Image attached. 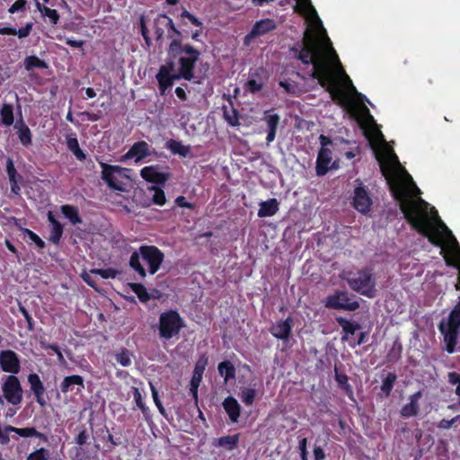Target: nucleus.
<instances>
[{"label": "nucleus", "instance_id": "e433bc0d", "mask_svg": "<svg viewBox=\"0 0 460 460\" xmlns=\"http://www.w3.org/2000/svg\"><path fill=\"white\" fill-rule=\"evenodd\" d=\"M257 392L254 388L244 387L241 390L239 396L246 406H251L254 402Z\"/></svg>", "mask_w": 460, "mask_h": 460}, {"label": "nucleus", "instance_id": "4c0bfd02", "mask_svg": "<svg viewBox=\"0 0 460 460\" xmlns=\"http://www.w3.org/2000/svg\"><path fill=\"white\" fill-rule=\"evenodd\" d=\"M397 379V376L395 373L390 372L387 374L385 378L383 380L382 385H381V391L386 395H390L394 385Z\"/></svg>", "mask_w": 460, "mask_h": 460}, {"label": "nucleus", "instance_id": "412c9836", "mask_svg": "<svg viewBox=\"0 0 460 460\" xmlns=\"http://www.w3.org/2000/svg\"><path fill=\"white\" fill-rule=\"evenodd\" d=\"M222 405L230 420L234 423L237 422L241 414V406L237 400L233 396H227L223 401Z\"/></svg>", "mask_w": 460, "mask_h": 460}, {"label": "nucleus", "instance_id": "69168bd1", "mask_svg": "<svg viewBox=\"0 0 460 460\" xmlns=\"http://www.w3.org/2000/svg\"><path fill=\"white\" fill-rule=\"evenodd\" d=\"M132 394H133V397H134V400H135L137 407H140L145 404L143 398H142V394L138 388L133 387Z\"/></svg>", "mask_w": 460, "mask_h": 460}, {"label": "nucleus", "instance_id": "0e129e2a", "mask_svg": "<svg viewBox=\"0 0 460 460\" xmlns=\"http://www.w3.org/2000/svg\"><path fill=\"white\" fill-rule=\"evenodd\" d=\"M45 349H51L52 351H54V353H55V355H57L58 359L59 362H61V363L65 362L64 356H63V354H62L58 345H57V344H49V345L45 346Z\"/></svg>", "mask_w": 460, "mask_h": 460}, {"label": "nucleus", "instance_id": "49530a36", "mask_svg": "<svg viewBox=\"0 0 460 460\" xmlns=\"http://www.w3.org/2000/svg\"><path fill=\"white\" fill-rule=\"evenodd\" d=\"M150 385V389H151V393H152V397H153V400H154V402L155 404V406L157 407L159 412L166 417V411L159 398V395H158V391L157 389L155 388V386L152 384V383H149Z\"/></svg>", "mask_w": 460, "mask_h": 460}, {"label": "nucleus", "instance_id": "c85d7f7f", "mask_svg": "<svg viewBox=\"0 0 460 460\" xmlns=\"http://www.w3.org/2000/svg\"><path fill=\"white\" fill-rule=\"evenodd\" d=\"M62 214L73 224L77 225L82 223L79 216L78 208L72 205H63L60 208Z\"/></svg>", "mask_w": 460, "mask_h": 460}, {"label": "nucleus", "instance_id": "b1692460", "mask_svg": "<svg viewBox=\"0 0 460 460\" xmlns=\"http://www.w3.org/2000/svg\"><path fill=\"white\" fill-rule=\"evenodd\" d=\"M279 209V203L277 199L272 198L260 203L258 210L259 217H267L274 216Z\"/></svg>", "mask_w": 460, "mask_h": 460}, {"label": "nucleus", "instance_id": "72a5a7b5", "mask_svg": "<svg viewBox=\"0 0 460 460\" xmlns=\"http://www.w3.org/2000/svg\"><path fill=\"white\" fill-rule=\"evenodd\" d=\"M15 128H18V137L20 142L24 146H28L31 144V132L29 127L21 120V126L18 127L16 123Z\"/></svg>", "mask_w": 460, "mask_h": 460}, {"label": "nucleus", "instance_id": "6e6d98bb", "mask_svg": "<svg viewBox=\"0 0 460 460\" xmlns=\"http://www.w3.org/2000/svg\"><path fill=\"white\" fill-rule=\"evenodd\" d=\"M6 172L10 181H13V179H16L17 171L11 158H8L6 162Z\"/></svg>", "mask_w": 460, "mask_h": 460}, {"label": "nucleus", "instance_id": "ea45409f", "mask_svg": "<svg viewBox=\"0 0 460 460\" xmlns=\"http://www.w3.org/2000/svg\"><path fill=\"white\" fill-rule=\"evenodd\" d=\"M91 272L93 274L99 275L104 279H115L121 273L120 270L114 268L93 269L91 270Z\"/></svg>", "mask_w": 460, "mask_h": 460}, {"label": "nucleus", "instance_id": "423d86ee", "mask_svg": "<svg viewBox=\"0 0 460 460\" xmlns=\"http://www.w3.org/2000/svg\"><path fill=\"white\" fill-rule=\"evenodd\" d=\"M102 168V180L107 184V186L114 190L124 191L125 186L121 178H128L125 173L128 169L119 166L108 164L102 161H98Z\"/></svg>", "mask_w": 460, "mask_h": 460}, {"label": "nucleus", "instance_id": "3c124183", "mask_svg": "<svg viewBox=\"0 0 460 460\" xmlns=\"http://www.w3.org/2000/svg\"><path fill=\"white\" fill-rule=\"evenodd\" d=\"M23 233L36 244L38 248L43 249L45 247V242L33 231L30 229H23Z\"/></svg>", "mask_w": 460, "mask_h": 460}, {"label": "nucleus", "instance_id": "f704fd0d", "mask_svg": "<svg viewBox=\"0 0 460 460\" xmlns=\"http://www.w3.org/2000/svg\"><path fill=\"white\" fill-rule=\"evenodd\" d=\"M128 286L142 303H146L151 299V296L143 284L132 282L128 283Z\"/></svg>", "mask_w": 460, "mask_h": 460}, {"label": "nucleus", "instance_id": "473e14b6", "mask_svg": "<svg viewBox=\"0 0 460 460\" xmlns=\"http://www.w3.org/2000/svg\"><path fill=\"white\" fill-rule=\"evenodd\" d=\"M24 67L27 71L33 70L34 68L45 69L48 67V64L37 56L31 55L25 58Z\"/></svg>", "mask_w": 460, "mask_h": 460}, {"label": "nucleus", "instance_id": "5fc2aeb1", "mask_svg": "<svg viewBox=\"0 0 460 460\" xmlns=\"http://www.w3.org/2000/svg\"><path fill=\"white\" fill-rule=\"evenodd\" d=\"M201 381L192 380L190 379V393L194 400L195 404L198 406L199 402V387L200 385Z\"/></svg>", "mask_w": 460, "mask_h": 460}, {"label": "nucleus", "instance_id": "aec40b11", "mask_svg": "<svg viewBox=\"0 0 460 460\" xmlns=\"http://www.w3.org/2000/svg\"><path fill=\"white\" fill-rule=\"evenodd\" d=\"M264 120L268 128L266 141L267 144L269 145L271 142H273L276 137L278 127L280 121V117L276 113H270V111H266Z\"/></svg>", "mask_w": 460, "mask_h": 460}, {"label": "nucleus", "instance_id": "20e7f679", "mask_svg": "<svg viewBox=\"0 0 460 460\" xmlns=\"http://www.w3.org/2000/svg\"><path fill=\"white\" fill-rule=\"evenodd\" d=\"M345 280L353 291L366 297L374 298L376 295V283L371 268H364L357 272L349 271Z\"/></svg>", "mask_w": 460, "mask_h": 460}, {"label": "nucleus", "instance_id": "a19ab883", "mask_svg": "<svg viewBox=\"0 0 460 460\" xmlns=\"http://www.w3.org/2000/svg\"><path fill=\"white\" fill-rule=\"evenodd\" d=\"M131 358H132L131 352L125 348L121 349L119 352L115 354L116 361L122 367L130 366L132 363Z\"/></svg>", "mask_w": 460, "mask_h": 460}, {"label": "nucleus", "instance_id": "774afa93", "mask_svg": "<svg viewBox=\"0 0 460 460\" xmlns=\"http://www.w3.org/2000/svg\"><path fill=\"white\" fill-rule=\"evenodd\" d=\"M448 318L460 321V298L455 307L449 313Z\"/></svg>", "mask_w": 460, "mask_h": 460}, {"label": "nucleus", "instance_id": "79ce46f5", "mask_svg": "<svg viewBox=\"0 0 460 460\" xmlns=\"http://www.w3.org/2000/svg\"><path fill=\"white\" fill-rule=\"evenodd\" d=\"M335 380L340 387L345 391L347 394H352V387L349 384V377L346 374H340L335 367Z\"/></svg>", "mask_w": 460, "mask_h": 460}, {"label": "nucleus", "instance_id": "f3484780", "mask_svg": "<svg viewBox=\"0 0 460 460\" xmlns=\"http://www.w3.org/2000/svg\"><path fill=\"white\" fill-rule=\"evenodd\" d=\"M28 383L30 384L31 391L33 394L37 403L41 407H44L47 404V402L44 399L46 389L40 376L36 373L30 374L28 376Z\"/></svg>", "mask_w": 460, "mask_h": 460}, {"label": "nucleus", "instance_id": "58836bf2", "mask_svg": "<svg viewBox=\"0 0 460 460\" xmlns=\"http://www.w3.org/2000/svg\"><path fill=\"white\" fill-rule=\"evenodd\" d=\"M337 323L346 334L353 335L357 330L360 329V325L358 323H352L343 317L337 318Z\"/></svg>", "mask_w": 460, "mask_h": 460}, {"label": "nucleus", "instance_id": "13d9d810", "mask_svg": "<svg viewBox=\"0 0 460 460\" xmlns=\"http://www.w3.org/2000/svg\"><path fill=\"white\" fill-rule=\"evenodd\" d=\"M32 27V22H27L24 27L16 30L15 35H17L20 39L26 38L30 35Z\"/></svg>", "mask_w": 460, "mask_h": 460}, {"label": "nucleus", "instance_id": "6ab92c4d", "mask_svg": "<svg viewBox=\"0 0 460 460\" xmlns=\"http://www.w3.org/2000/svg\"><path fill=\"white\" fill-rule=\"evenodd\" d=\"M331 162L332 151L327 147H321L316 159V174L318 176L325 175L329 170V165Z\"/></svg>", "mask_w": 460, "mask_h": 460}, {"label": "nucleus", "instance_id": "f257e3e1", "mask_svg": "<svg viewBox=\"0 0 460 460\" xmlns=\"http://www.w3.org/2000/svg\"><path fill=\"white\" fill-rule=\"evenodd\" d=\"M323 38L305 31L302 41L291 48V51L297 53V59L304 65H312L313 69L310 76L316 79L319 84L326 89L334 102L344 104L347 102V96L337 82L332 66H337L338 72L344 76L351 90L356 92V88L345 73L332 43L323 28Z\"/></svg>", "mask_w": 460, "mask_h": 460}, {"label": "nucleus", "instance_id": "cd10ccee", "mask_svg": "<svg viewBox=\"0 0 460 460\" xmlns=\"http://www.w3.org/2000/svg\"><path fill=\"white\" fill-rule=\"evenodd\" d=\"M208 358L206 354L199 356L194 366L193 374L191 376L192 380L202 381L203 374L208 366Z\"/></svg>", "mask_w": 460, "mask_h": 460}, {"label": "nucleus", "instance_id": "6e6552de", "mask_svg": "<svg viewBox=\"0 0 460 460\" xmlns=\"http://www.w3.org/2000/svg\"><path fill=\"white\" fill-rule=\"evenodd\" d=\"M1 385L4 397L13 404L18 405L22 401L23 390L19 378L14 375L4 376Z\"/></svg>", "mask_w": 460, "mask_h": 460}, {"label": "nucleus", "instance_id": "2f4dec72", "mask_svg": "<svg viewBox=\"0 0 460 460\" xmlns=\"http://www.w3.org/2000/svg\"><path fill=\"white\" fill-rule=\"evenodd\" d=\"M220 376H224L225 382L234 379L235 377V367L228 360L220 362L217 367Z\"/></svg>", "mask_w": 460, "mask_h": 460}, {"label": "nucleus", "instance_id": "4d7b16f0", "mask_svg": "<svg viewBox=\"0 0 460 460\" xmlns=\"http://www.w3.org/2000/svg\"><path fill=\"white\" fill-rule=\"evenodd\" d=\"M27 5V0H16L8 9L10 13L23 11Z\"/></svg>", "mask_w": 460, "mask_h": 460}, {"label": "nucleus", "instance_id": "9d476101", "mask_svg": "<svg viewBox=\"0 0 460 460\" xmlns=\"http://www.w3.org/2000/svg\"><path fill=\"white\" fill-rule=\"evenodd\" d=\"M173 59L174 58L169 57V60H167L164 65L160 66L156 75L158 87L161 94H164L165 91L173 84L175 80L181 79L175 77L177 76V73H172L175 68V63Z\"/></svg>", "mask_w": 460, "mask_h": 460}, {"label": "nucleus", "instance_id": "2eb2a0df", "mask_svg": "<svg viewBox=\"0 0 460 460\" xmlns=\"http://www.w3.org/2000/svg\"><path fill=\"white\" fill-rule=\"evenodd\" d=\"M151 155L150 146L144 140L134 143L129 150L121 156L120 161L124 162L135 158L136 163L143 160Z\"/></svg>", "mask_w": 460, "mask_h": 460}, {"label": "nucleus", "instance_id": "603ef678", "mask_svg": "<svg viewBox=\"0 0 460 460\" xmlns=\"http://www.w3.org/2000/svg\"><path fill=\"white\" fill-rule=\"evenodd\" d=\"M19 311L20 313L23 315V317L25 318L26 320V323H27V329L30 331V332H33L34 331V321L31 317V315L30 314V313L28 312V310L23 306L21 304L19 305Z\"/></svg>", "mask_w": 460, "mask_h": 460}, {"label": "nucleus", "instance_id": "0eeeda50", "mask_svg": "<svg viewBox=\"0 0 460 460\" xmlns=\"http://www.w3.org/2000/svg\"><path fill=\"white\" fill-rule=\"evenodd\" d=\"M438 330L443 336L447 353L452 354L456 351V347L458 340V332L460 330V321L447 318L446 321H442L438 324Z\"/></svg>", "mask_w": 460, "mask_h": 460}, {"label": "nucleus", "instance_id": "338daca9", "mask_svg": "<svg viewBox=\"0 0 460 460\" xmlns=\"http://www.w3.org/2000/svg\"><path fill=\"white\" fill-rule=\"evenodd\" d=\"M313 453L314 460H324L326 457L323 449L319 446H314Z\"/></svg>", "mask_w": 460, "mask_h": 460}, {"label": "nucleus", "instance_id": "8fccbe9b", "mask_svg": "<svg viewBox=\"0 0 460 460\" xmlns=\"http://www.w3.org/2000/svg\"><path fill=\"white\" fill-rule=\"evenodd\" d=\"M43 12L44 13L42 14V16L48 17L52 25L58 24L60 16L56 9H51L49 7L43 8Z\"/></svg>", "mask_w": 460, "mask_h": 460}, {"label": "nucleus", "instance_id": "7ed1b4c3", "mask_svg": "<svg viewBox=\"0 0 460 460\" xmlns=\"http://www.w3.org/2000/svg\"><path fill=\"white\" fill-rule=\"evenodd\" d=\"M140 259L147 264L149 274L154 275L159 270L164 260V254L155 245H141L138 251H134L131 253L129 267L143 279L146 277V270Z\"/></svg>", "mask_w": 460, "mask_h": 460}, {"label": "nucleus", "instance_id": "4468645a", "mask_svg": "<svg viewBox=\"0 0 460 460\" xmlns=\"http://www.w3.org/2000/svg\"><path fill=\"white\" fill-rule=\"evenodd\" d=\"M352 206L362 214H367L370 210L372 199L365 186L362 184L357 186L354 190Z\"/></svg>", "mask_w": 460, "mask_h": 460}, {"label": "nucleus", "instance_id": "f8f14e48", "mask_svg": "<svg viewBox=\"0 0 460 460\" xmlns=\"http://www.w3.org/2000/svg\"><path fill=\"white\" fill-rule=\"evenodd\" d=\"M159 164L145 166L140 170V176L147 182L155 183L157 185H164L170 179L171 173L169 172H161Z\"/></svg>", "mask_w": 460, "mask_h": 460}, {"label": "nucleus", "instance_id": "dca6fc26", "mask_svg": "<svg viewBox=\"0 0 460 460\" xmlns=\"http://www.w3.org/2000/svg\"><path fill=\"white\" fill-rule=\"evenodd\" d=\"M84 389V381L82 376L71 375L65 376L60 383V391L62 394L74 392L75 394H80Z\"/></svg>", "mask_w": 460, "mask_h": 460}, {"label": "nucleus", "instance_id": "9b49d317", "mask_svg": "<svg viewBox=\"0 0 460 460\" xmlns=\"http://www.w3.org/2000/svg\"><path fill=\"white\" fill-rule=\"evenodd\" d=\"M0 368L3 372L16 376L21 371V360L19 355L12 349L0 351Z\"/></svg>", "mask_w": 460, "mask_h": 460}, {"label": "nucleus", "instance_id": "c03bdc74", "mask_svg": "<svg viewBox=\"0 0 460 460\" xmlns=\"http://www.w3.org/2000/svg\"><path fill=\"white\" fill-rule=\"evenodd\" d=\"M49 451L45 447H40L29 454L26 460H49Z\"/></svg>", "mask_w": 460, "mask_h": 460}, {"label": "nucleus", "instance_id": "bf43d9fd", "mask_svg": "<svg viewBox=\"0 0 460 460\" xmlns=\"http://www.w3.org/2000/svg\"><path fill=\"white\" fill-rule=\"evenodd\" d=\"M174 202H175V204L178 207H181V208H189V209H194L195 208V204L187 201V199H186V198L184 196H178L175 199Z\"/></svg>", "mask_w": 460, "mask_h": 460}, {"label": "nucleus", "instance_id": "864d4df0", "mask_svg": "<svg viewBox=\"0 0 460 460\" xmlns=\"http://www.w3.org/2000/svg\"><path fill=\"white\" fill-rule=\"evenodd\" d=\"M263 87L261 83L257 82L255 79H249L245 84V90L251 93L260 92Z\"/></svg>", "mask_w": 460, "mask_h": 460}, {"label": "nucleus", "instance_id": "1a4fd4ad", "mask_svg": "<svg viewBox=\"0 0 460 460\" xmlns=\"http://www.w3.org/2000/svg\"><path fill=\"white\" fill-rule=\"evenodd\" d=\"M325 307L335 310L355 311L359 308L357 300H351L347 291L336 290L326 297Z\"/></svg>", "mask_w": 460, "mask_h": 460}, {"label": "nucleus", "instance_id": "f03ea898", "mask_svg": "<svg viewBox=\"0 0 460 460\" xmlns=\"http://www.w3.org/2000/svg\"><path fill=\"white\" fill-rule=\"evenodd\" d=\"M168 56L172 58H177L178 71L176 78L192 81L197 79L196 83H200L205 76H195L194 68L199 61L201 52L187 43L183 44L180 38L173 39L168 47Z\"/></svg>", "mask_w": 460, "mask_h": 460}, {"label": "nucleus", "instance_id": "393cba45", "mask_svg": "<svg viewBox=\"0 0 460 460\" xmlns=\"http://www.w3.org/2000/svg\"><path fill=\"white\" fill-rule=\"evenodd\" d=\"M66 140L67 149L73 153L78 161L84 162L86 159V155L79 146L76 134L72 132L70 135L66 136Z\"/></svg>", "mask_w": 460, "mask_h": 460}, {"label": "nucleus", "instance_id": "680f3d73", "mask_svg": "<svg viewBox=\"0 0 460 460\" xmlns=\"http://www.w3.org/2000/svg\"><path fill=\"white\" fill-rule=\"evenodd\" d=\"M88 438L89 435L87 429L85 428H83L82 430L77 435V437L75 438V443L79 446H84L87 443Z\"/></svg>", "mask_w": 460, "mask_h": 460}, {"label": "nucleus", "instance_id": "c9c22d12", "mask_svg": "<svg viewBox=\"0 0 460 460\" xmlns=\"http://www.w3.org/2000/svg\"><path fill=\"white\" fill-rule=\"evenodd\" d=\"M150 191H153L152 202L158 206H164L166 203V196L164 190L159 186H151L148 188Z\"/></svg>", "mask_w": 460, "mask_h": 460}, {"label": "nucleus", "instance_id": "7c9ffc66", "mask_svg": "<svg viewBox=\"0 0 460 460\" xmlns=\"http://www.w3.org/2000/svg\"><path fill=\"white\" fill-rule=\"evenodd\" d=\"M166 18L165 13H160L154 19L153 28L156 41H160L164 38Z\"/></svg>", "mask_w": 460, "mask_h": 460}, {"label": "nucleus", "instance_id": "ddd939ff", "mask_svg": "<svg viewBox=\"0 0 460 460\" xmlns=\"http://www.w3.org/2000/svg\"><path fill=\"white\" fill-rule=\"evenodd\" d=\"M294 326V320L291 316L285 320H279L271 324L269 329L270 333L278 340L288 341Z\"/></svg>", "mask_w": 460, "mask_h": 460}, {"label": "nucleus", "instance_id": "de8ad7c7", "mask_svg": "<svg viewBox=\"0 0 460 460\" xmlns=\"http://www.w3.org/2000/svg\"><path fill=\"white\" fill-rule=\"evenodd\" d=\"M447 376L449 384L456 385L455 392L456 394L459 397L458 403L460 404V374L457 372H449Z\"/></svg>", "mask_w": 460, "mask_h": 460}, {"label": "nucleus", "instance_id": "bb28decb", "mask_svg": "<svg viewBox=\"0 0 460 460\" xmlns=\"http://www.w3.org/2000/svg\"><path fill=\"white\" fill-rule=\"evenodd\" d=\"M240 439V434H234V435H227L220 437L217 439V442L215 445L219 447H223L226 450H233L234 449L239 443Z\"/></svg>", "mask_w": 460, "mask_h": 460}, {"label": "nucleus", "instance_id": "37998d69", "mask_svg": "<svg viewBox=\"0 0 460 460\" xmlns=\"http://www.w3.org/2000/svg\"><path fill=\"white\" fill-rule=\"evenodd\" d=\"M6 430L12 431L13 433H15L22 438H31V437H33V435L35 434L34 427L16 428V427L11 426V425H7Z\"/></svg>", "mask_w": 460, "mask_h": 460}, {"label": "nucleus", "instance_id": "e2e57ef3", "mask_svg": "<svg viewBox=\"0 0 460 460\" xmlns=\"http://www.w3.org/2000/svg\"><path fill=\"white\" fill-rule=\"evenodd\" d=\"M460 418V415H457L456 416L455 418H453L452 420H446V419H443L439 421V423L438 424V428L439 429H449L453 424Z\"/></svg>", "mask_w": 460, "mask_h": 460}, {"label": "nucleus", "instance_id": "5701e85b", "mask_svg": "<svg viewBox=\"0 0 460 460\" xmlns=\"http://www.w3.org/2000/svg\"><path fill=\"white\" fill-rule=\"evenodd\" d=\"M48 220L50 223L49 241L54 244H58L63 234V225L58 221L51 211L48 213Z\"/></svg>", "mask_w": 460, "mask_h": 460}, {"label": "nucleus", "instance_id": "a18cd8bd", "mask_svg": "<svg viewBox=\"0 0 460 460\" xmlns=\"http://www.w3.org/2000/svg\"><path fill=\"white\" fill-rule=\"evenodd\" d=\"M164 27L168 30V37L171 38L172 40L175 38H180L181 40V32L175 27L172 20L169 16L166 18Z\"/></svg>", "mask_w": 460, "mask_h": 460}, {"label": "nucleus", "instance_id": "4be33fe9", "mask_svg": "<svg viewBox=\"0 0 460 460\" xmlns=\"http://www.w3.org/2000/svg\"><path fill=\"white\" fill-rule=\"evenodd\" d=\"M421 391H418L411 394L409 398L410 402L404 404L401 409V415L403 418L416 416L419 412V400L421 398Z\"/></svg>", "mask_w": 460, "mask_h": 460}, {"label": "nucleus", "instance_id": "c756f323", "mask_svg": "<svg viewBox=\"0 0 460 460\" xmlns=\"http://www.w3.org/2000/svg\"><path fill=\"white\" fill-rule=\"evenodd\" d=\"M1 124L9 127L13 124V108L12 104L4 103L0 108Z\"/></svg>", "mask_w": 460, "mask_h": 460}, {"label": "nucleus", "instance_id": "a878e982", "mask_svg": "<svg viewBox=\"0 0 460 460\" xmlns=\"http://www.w3.org/2000/svg\"><path fill=\"white\" fill-rule=\"evenodd\" d=\"M165 146L172 154L179 155L184 158L190 154V146L183 145L181 141L170 139L166 142Z\"/></svg>", "mask_w": 460, "mask_h": 460}, {"label": "nucleus", "instance_id": "09e8293b", "mask_svg": "<svg viewBox=\"0 0 460 460\" xmlns=\"http://www.w3.org/2000/svg\"><path fill=\"white\" fill-rule=\"evenodd\" d=\"M402 344L394 342L393 348L390 349L387 358L389 361H397L401 358L402 354Z\"/></svg>", "mask_w": 460, "mask_h": 460}, {"label": "nucleus", "instance_id": "a211bd4d", "mask_svg": "<svg viewBox=\"0 0 460 460\" xmlns=\"http://www.w3.org/2000/svg\"><path fill=\"white\" fill-rule=\"evenodd\" d=\"M277 27L276 22L273 19H262L254 23L251 31L246 36V39H255L262 36L271 31H274Z\"/></svg>", "mask_w": 460, "mask_h": 460}, {"label": "nucleus", "instance_id": "052dcab7", "mask_svg": "<svg viewBox=\"0 0 460 460\" xmlns=\"http://www.w3.org/2000/svg\"><path fill=\"white\" fill-rule=\"evenodd\" d=\"M224 116L229 125L237 126L239 124L238 112L235 110H233L232 115L228 114V113H226V111H225Z\"/></svg>", "mask_w": 460, "mask_h": 460}, {"label": "nucleus", "instance_id": "39448f33", "mask_svg": "<svg viewBox=\"0 0 460 460\" xmlns=\"http://www.w3.org/2000/svg\"><path fill=\"white\" fill-rule=\"evenodd\" d=\"M184 327V321L176 310H167L159 316L158 332L161 339L170 340L177 336Z\"/></svg>", "mask_w": 460, "mask_h": 460}]
</instances>
